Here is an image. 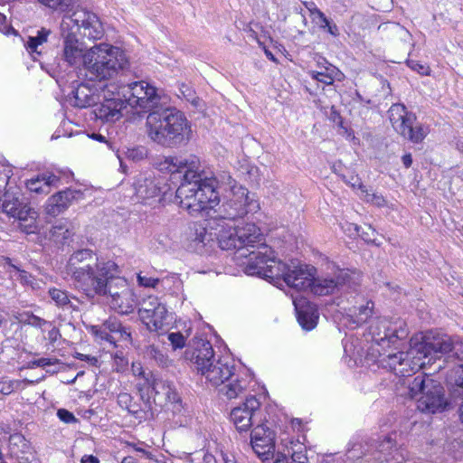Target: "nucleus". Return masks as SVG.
Masks as SVG:
<instances>
[{
	"mask_svg": "<svg viewBox=\"0 0 463 463\" xmlns=\"http://www.w3.org/2000/svg\"><path fill=\"white\" fill-rule=\"evenodd\" d=\"M200 168L196 156L175 157V181L180 183L175 189V203L191 216L206 210L214 212L220 203V190H227V179H223L222 174L218 177L203 176Z\"/></svg>",
	"mask_w": 463,
	"mask_h": 463,
	"instance_id": "1",
	"label": "nucleus"
},
{
	"mask_svg": "<svg viewBox=\"0 0 463 463\" xmlns=\"http://www.w3.org/2000/svg\"><path fill=\"white\" fill-rule=\"evenodd\" d=\"M127 92L121 94L127 106L139 107L149 110L146 125L148 137L156 144L171 147L174 144V108L170 98L158 93V90L145 80L134 81L127 86Z\"/></svg>",
	"mask_w": 463,
	"mask_h": 463,
	"instance_id": "2",
	"label": "nucleus"
},
{
	"mask_svg": "<svg viewBox=\"0 0 463 463\" xmlns=\"http://www.w3.org/2000/svg\"><path fill=\"white\" fill-rule=\"evenodd\" d=\"M75 288L86 297L105 290V281L118 272V264L111 260H105L90 249L74 251L67 264Z\"/></svg>",
	"mask_w": 463,
	"mask_h": 463,
	"instance_id": "3",
	"label": "nucleus"
},
{
	"mask_svg": "<svg viewBox=\"0 0 463 463\" xmlns=\"http://www.w3.org/2000/svg\"><path fill=\"white\" fill-rule=\"evenodd\" d=\"M63 37V60L70 65H77L82 61L86 46L77 34L89 40H99L104 34V30L99 17L85 9H77L71 14L64 15L61 24Z\"/></svg>",
	"mask_w": 463,
	"mask_h": 463,
	"instance_id": "4",
	"label": "nucleus"
},
{
	"mask_svg": "<svg viewBox=\"0 0 463 463\" xmlns=\"http://www.w3.org/2000/svg\"><path fill=\"white\" fill-rule=\"evenodd\" d=\"M183 358L213 385L222 384L234 374L233 362L216 359L213 345L206 339L194 336L190 340Z\"/></svg>",
	"mask_w": 463,
	"mask_h": 463,
	"instance_id": "5",
	"label": "nucleus"
},
{
	"mask_svg": "<svg viewBox=\"0 0 463 463\" xmlns=\"http://www.w3.org/2000/svg\"><path fill=\"white\" fill-rule=\"evenodd\" d=\"M209 228L213 231L219 247L223 250H235L237 259L249 260V253L256 250L263 241L262 234L254 223L244 226H231L227 222L209 221Z\"/></svg>",
	"mask_w": 463,
	"mask_h": 463,
	"instance_id": "6",
	"label": "nucleus"
},
{
	"mask_svg": "<svg viewBox=\"0 0 463 463\" xmlns=\"http://www.w3.org/2000/svg\"><path fill=\"white\" fill-rule=\"evenodd\" d=\"M128 64L123 50L109 43L96 44L84 55V75L89 80H104L123 71Z\"/></svg>",
	"mask_w": 463,
	"mask_h": 463,
	"instance_id": "7",
	"label": "nucleus"
},
{
	"mask_svg": "<svg viewBox=\"0 0 463 463\" xmlns=\"http://www.w3.org/2000/svg\"><path fill=\"white\" fill-rule=\"evenodd\" d=\"M222 177L227 179V189H230V195L211 215L213 222L216 221L221 222L234 221L259 210L260 204L254 194H250L247 188L238 185L229 174L222 173Z\"/></svg>",
	"mask_w": 463,
	"mask_h": 463,
	"instance_id": "8",
	"label": "nucleus"
},
{
	"mask_svg": "<svg viewBox=\"0 0 463 463\" xmlns=\"http://www.w3.org/2000/svg\"><path fill=\"white\" fill-rule=\"evenodd\" d=\"M244 272L247 275H258L270 279L282 278L285 281L291 265L277 260L273 250L261 241L257 250L249 253V260L243 261Z\"/></svg>",
	"mask_w": 463,
	"mask_h": 463,
	"instance_id": "9",
	"label": "nucleus"
},
{
	"mask_svg": "<svg viewBox=\"0 0 463 463\" xmlns=\"http://www.w3.org/2000/svg\"><path fill=\"white\" fill-rule=\"evenodd\" d=\"M0 210L7 216L19 221L21 232L26 234L38 232V212L30 205L21 192L6 190L0 195Z\"/></svg>",
	"mask_w": 463,
	"mask_h": 463,
	"instance_id": "10",
	"label": "nucleus"
},
{
	"mask_svg": "<svg viewBox=\"0 0 463 463\" xmlns=\"http://www.w3.org/2000/svg\"><path fill=\"white\" fill-rule=\"evenodd\" d=\"M369 334L373 344L367 356H374L375 353H380V350L384 348L393 346L394 349H397L400 343L408 337L409 329L403 320L390 321L383 318L370 326Z\"/></svg>",
	"mask_w": 463,
	"mask_h": 463,
	"instance_id": "11",
	"label": "nucleus"
},
{
	"mask_svg": "<svg viewBox=\"0 0 463 463\" xmlns=\"http://www.w3.org/2000/svg\"><path fill=\"white\" fill-rule=\"evenodd\" d=\"M120 273L121 269L118 265V272L104 282L105 290L87 298L94 299L97 297H109L111 308L118 314L128 315L134 311L137 300L134 291L128 287L127 279L121 277Z\"/></svg>",
	"mask_w": 463,
	"mask_h": 463,
	"instance_id": "12",
	"label": "nucleus"
},
{
	"mask_svg": "<svg viewBox=\"0 0 463 463\" xmlns=\"http://www.w3.org/2000/svg\"><path fill=\"white\" fill-rule=\"evenodd\" d=\"M360 285V273L349 269H338L333 276L313 279L311 292L327 296L338 292L356 291Z\"/></svg>",
	"mask_w": 463,
	"mask_h": 463,
	"instance_id": "13",
	"label": "nucleus"
},
{
	"mask_svg": "<svg viewBox=\"0 0 463 463\" xmlns=\"http://www.w3.org/2000/svg\"><path fill=\"white\" fill-rule=\"evenodd\" d=\"M389 119L397 133L412 143H420L427 136L428 129L416 123V115L408 111L401 103H395L388 110Z\"/></svg>",
	"mask_w": 463,
	"mask_h": 463,
	"instance_id": "14",
	"label": "nucleus"
},
{
	"mask_svg": "<svg viewBox=\"0 0 463 463\" xmlns=\"http://www.w3.org/2000/svg\"><path fill=\"white\" fill-rule=\"evenodd\" d=\"M433 363L444 356V361L463 363V341L448 335H426Z\"/></svg>",
	"mask_w": 463,
	"mask_h": 463,
	"instance_id": "15",
	"label": "nucleus"
},
{
	"mask_svg": "<svg viewBox=\"0 0 463 463\" xmlns=\"http://www.w3.org/2000/svg\"><path fill=\"white\" fill-rule=\"evenodd\" d=\"M404 353L406 358H404L402 362L401 361L399 366L406 370V376H410L411 373L433 364L426 335L422 338L421 342L413 344L411 345L410 349Z\"/></svg>",
	"mask_w": 463,
	"mask_h": 463,
	"instance_id": "16",
	"label": "nucleus"
},
{
	"mask_svg": "<svg viewBox=\"0 0 463 463\" xmlns=\"http://www.w3.org/2000/svg\"><path fill=\"white\" fill-rule=\"evenodd\" d=\"M93 113L102 122H116L123 117L122 110L127 108V101L119 91L104 94L103 100L94 104Z\"/></svg>",
	"mask_w": 463,
	"mask_h": 463,
	"instance_id": "17",
	"label": "nucleus"
},
{
	"mask_svg": "<svg viewBox=\"0 0 463 463\" xmlns=\"http://www.w3.org/2000/svg\"><path fill=\"white\" fill-rule=\"evenodd\" d=\"M213 243V232L201 222L189 225L185 232V247L188 250L203 254Z\"/></svg>",
	"mask_w": 463,
	"mask_h": 463,
	"instance_id": "18",
	"label": "nucleus"
},
{
	"mask_svg": "<svg viewBox=\"0 0 463 463\" xmlns=\"http://www.w3.org/2000/svg\"><path fill=\"white\" fill-rule=\"evenodd\" d=\"M84 198L80 189L66 188L50 196L45 204L47 215L55 217L64 213L72 203Z\"/></svg>",
	"mask_w": 463,
	"mask_h": 463,
	"instance_id": "19",
	"label": "nucleus"
},
{
	"mask_svg": "<svg viewBox=\"0 0 463 463\" xmlns=\"http://www.w3.org/2000/svg\"><path fill=\"white\" fill-rule=\"evenodd\" d=\"M260 402L255 396L247 397L242 405L235 407L230 413L231 420L238 431H246L253 425Z\"/></svg>",
	"mask_w": 463,
	"mask_h": 463,
	"instance_id": "20",
	"label": "nucleus"
},
{
	"mask_svg": "<svg viewBox=\"0 0 463 463\" xmlns=\"http://www.w3.org/2000/svg\"><path fill=\"white\" fill-rule=\"evenodd\" d=\"M313 271H316L314 267L308 268V266L295 265L292 261L289 272L285 279V283L298 291H306L307 289L311 291L314 279Z\"/></svg>",
	"mask_w": 463,
	"mask_h": 463,
	"instance_id": "21",
	"label": "nucleus"
},
{
	"mask_svg": "<svg viewBox=\"0 0 463 463\" xmlns=\"http://www.w3.org/2000/svg\"><path fill=\"white\" fill-rule=\"evenodd\" d=\"M133 187L137 201L143 203H146L149 199L159 196L162 193V188L156 182L154 176L145 173L136 176ZM166 192H163L164 196H166Z\"/></svg>",
	"mask_w": 463,
	"mask_h": 463,
	"instance_id": "22",
	"label": "nucleus"
},
{
	"mask_svg": "<svg viewBox=\"0 0 463 463\" xmlns=\"http://www.w3.org/2000/svg\"><path fill=\"white\" fill-rule=\"evenodd\" d=\"M305 440L306 436H287L282 439V444L286 446L287 452L290 454V457L281 455L274 463H307Z\"/></svg>",
	"mask_w": 463,
	"mask_h": 463,
	"instance_id": "23",
	"label": "nucleus"
},
{
	"mask_svg": "<svg viewBox=\"0 0 463 463\" xmlns=\"http://www.w3.org/2000/svg\"><path fill=\"white\" fill-rule=\"evenodd\" d=\"M297 319L299 326L305 331L314 329L318 322L319 313L316 305L310 303L304 298L293 300Z\"/></svg>",
	"mask_w": 463,
	"mask_h": 463,
	"instance_id": "24",
	"label": "nucleus"
},
{
	"mask_svg": "<svg viewBox=\"0 0 463 463\" xmlns=\"http://www.w3.org/2000/svg\"><path fill=\"white\" fill-rule=\"evenodd\" d=\"M369 360L377 364L379 367L386 369L395 375L400 377H406V370L400 367L401 361L406 358L404 352L392 353L388 352L387 348L380 350V353H375L374 356H367Z\"/></svg>",
	"mask_w": 463,
	"mask_h": 463,
	"instance_id": "25",
	"label": "nucleus"
},
{
	"mask_svg": "<svg viewBox=\"0 0 463 463\" xmlns=\"http://www.w3.org/2000/svg\"><path fill=\"white\" fill-rule=\"evenodd\" d=\"M448 406L445 398L444 388L440 384L436 388V392H429L425 396L417 398V408L419 411L425 413H437L443 411Z\"/></svg>",
	"mask_w": 463,
	"mask_h": 463,
	"instance_id": "26",
	"label": "nucleus"
},
{
	"mask_svg": "<svg viewBox=\"0 0 463 463\" xmlns=\"http://www.w3.org/2000/svg\"><path fill=\"white\" fill-rule=\"evenodd\" d=\"M408 383V395L411 399L416 400L420 396H425L429 392H436V388L441 383L434 380L430 375L426 373H420L412 380H407Z\"/></svg>",
	"mask_w": 463,
	"mask_h": 463,
	"instance_id": "27",
	"label": "nucleus"
},
{
	"mask_svg": "<svg viewBox=\"0 0 463 463\" xmlns=\"http://www.w3.org/2000/svg\"><path fill=\"white\" fill-rule=\"evenodd\" d=\"M168 312L165 308V305H161L157 307V310L154 314L153 320H151L150 327L148 328L150 331H156L158 333V336L160 341L165 344V337L170 342V345L174 348V332H170L169 330L172 328L170 324L167 322Z\"/></svg>",
	"mask_w": 463,
	"mask_h": 463,
	"instance_id": "28",
	"label": "nucleus"
},
{
	"mask_svg": "<svg viewBox=\"0 0 463 463\" xmlns=\"http://www.w3.org/2000/svg\"><path fill=\"white\" fill-rule=\"evenodd\" d=\"M61 183V178L51 173L40 174L26 181V188L37 194H47L51 192V187H57Z\"/></svg>",
	"mask_w": 463,
	"mask_h": 463,
	"instance_id": "29",
	"label": "nucleus"
},
{
	"mask_svg": "<svg viewBox=\"0 0 463 463\" xmlns=\"http://www.w3.org/2000/svg\"><path fill=\"white\" fill-rule=\"evenodd\" d=\"M71 104L77 108H87L94 106L99 97L87 83H80L71 90Z\"/></svg>",
	"mask_w": 463,
	"mask_h": 463,
	"instance_id": "30",
	"label": "nucleus"
},
{
	"mask_svg": "<svg viewBox=\"0 0 463 463\" xmlns=\"http://www.w3.org/2000/svg\"><path fill=\"white\" fill-rule=\"evenodd\" d=\"M377 31L382 35V37L387 39H399L403 43H408L410 50H411L413 47V44L411 43V35L410 32L398 23H383L378 26Z\"/></svg>",
	"mask_w": 463,
	"mask_h": 463,
	"instance_id": "31",
	"label": "nucleus"
},
{
	"mask_svg": "<svg viewBox=\"0 0 463 463\" xmlns=\"http://www.w3.org/2000/svg\"><path fill=\"white\" fill-rule=\"evenodd\" d=\"M250 446L261 460L273 458L276 442L271 436H250Z\"/></svg>",
	"mask_w": 463,
	"mask_h": 463,
	"instance_id": "32",
	"label": "nucleus"
},
{
	"mask_svg": "<svg viewBox=\"0 0 463 463\" xmlns=\"http://www.w3.org/2000/svg\"><path fill=\"white\" fill-rule=\"evenodd\" d=\"M102 324L105 326L104 329H108V332L112 335V337H115V343L119 341L131 343L130 327L124 326L117 317H110Z\"/></svg>",
	"mask_w": 463,
	"mask_h": 463,
	"instance_id": "33",
	"label": "nucleus"
},
{
	"mask_svg": "<svg viewBox=\"0 0 463 463\" xmlns=\"http://www.w3.org/2000/svg\"><path fill=\"white\" fill-rule=\"evenodd\" d=\"M192 137L191 123L184 112L175 109V146L186 145Z\"/></svg>",
	"mask_w": 463,
	"mask_h": 463,
	"instance_id": "34",
	"label": "nucleus"
},
{
	"mask_svg": "<svg viewBox=\"0 0 463 463\" xmlns=\"http://www.w3.org/2000/svg\"><path fill=\"white\" fill-rule=\"evenodd\" d=\"M373 303L367 301L365 304H361L359 306L354 305L345 308V310L347 311V316L350 317V322L356 326H360L371 317L373 314Z\"/></svg>",
	"mask_w": 463,
	"mask_h": 463,
	"instance_id": "35",
	"label": "nucleus"
},
{
	"mask_svg": "<svg viewBox=\"0 0 463 463\" xmlns=\"http://www.w3.org/2000/svg\"><path fill=\"white\" fill-rule=\"evenodd\" d=\"M118 404L139 420L146 418V411L137 402H134L133 396L128 392H120L118 395Z\"/></svg>",
	"mask_w": 463,
	"mask_h": 463,
	"instance_id": "36",
	"label": "nucleus"
},
{
	"mask_svg": "<svg viewBox=\"0 0 463 463\" xmlns=\"http://www.w3.org/2000/svg\"><path fill=\"white\" fill-rule=\"evenodd\" d=\"M50 298L55 302V305L58 307L61 308H71L72 310L78 311V307L75 306L71 301V298L77 299L74 296L69 295V293L66 290L57 288H52L48 291Z\"/></svg>",
	"mask_w": 463,
	"mask_h": 463,
	"instance_id": "37",
	"label": "nucleus"
},
{
	"mask_svg": "<svg viewBox=\"0 0 463 463\" xmlns=\"http://www.w3.org/2000/svg\"><path fill=\"white\" fill-rule=\"evenodd\" d=\"M52 32L50 29L43 27L40 30H37L36 35L28 36L27 41L24 43L27 51L32 54L36 53L40 55L42 53V50H39V47L47 42L48 36Z\"/></svg>",
	"mask_w": 463,
	"mask_h": 463,
	"instance_id": "38",
	"label": "nucleus"
},
{
	"mask_svg": "<svg viewBox=\"0 0 463 463\" xmlns=\"http://www.w3.org/2000/svg\"><path fill=\"white\" fill-rule=\"evenodd\" d=\"M175 349L183 348L186 345L185 340L191 335L192 332V322L191 320L178 321L175 319Z\"/></svg>",
	"mask_w": 463,
	"mask_h": 463,
	"instance_id": "39",
	"label": "nucleus"
},
{
	"mask_svg": "<svg viewBox=\"0 0 463 463\" xmlns=\"http://www.w3.org/2000/svg\"><path fill=\"white\" fill-rule=\"evenodd\" d=\"M448 385L463 388V364H455L446 376Z\"/></svg>",
	"mask_w": 463,
	"mask_h": 463,
	"instance_id": "40",
	"label": "nucleus"
},
{
	"mask_svg": "<svg viewBox=\"0 0 463 463\" xmlns=\"http://www.w3.org/2000/svg\"><path fill=\"white\" fill-rule=\"evenodd\" d=\"M19 323L30 325L34 327H43L45 325L52 326V323L33 314L32 312H24L14 316Z\"/></svg>",
	"mask_w": 463,
	"mask_h": 463,
	"instance_id": "41",
	"label": "nucleus"
},
{
	"mask_svg": "<svg viewBox=\"0 0 463 463\" xmlns=\"http://www.w3.org/2000/svg\"><path fill=\"white\" fill-rule=\"evenodd\" d=\"M315 12H317V17L321 22L320 29L327 32L333 37H338L340 35L338 26L331 19L327 18L320 9H316Z\"/></svg>",
	"mask_w": 463,
	"mask_h": 463,
	"instance_id": "42",
	"label": "nucleus"
},
{
	"mask_svg": "<svg viewBox=\"0 0 463 463\" xmlns=\"http://www.w3.org/2000/svg\"><path fill=\"white\" fill-rule=\"evenodd\" d=\"M146 354L153 358L157 363V364L163 368L168 367L172 364V361L168 358V356L154 345L147 347Z\"/></svg>",
	"mask_w": 463,
	"mask_h": 463,
	"instance_id": "43",
	"label": "nucleus"
},
{
	"mask_svg": "<svg viewBox=\"0 0 463 463\" xmlns=\"http://www.w3.org/2000/svg\"><path fill=\"white\" fill-rule=\"evenodd\" d=\"M160 387L165 390V385L162 383H156L153 384L151 392L155 393L154 402L164 407L170 401L171 389L167 387L165 392L161 393L158 390Z\"/></svg>",
	"mask_w": 463,
	"mask_h": 463,
	"instance_id": "44",
	"label": "nucleus"
},
{
	"mask_svg": "<svg viewBox=\"0 0 463 463\" xmlns=\"http://www.w3.org/2000/svg\"><path fill=\"white\" fill-rule=\"evenodd\" d=\"M246 389V383H242L239 379L231 382L227 385L223 386L222 392L227 396L228 399L236 398L239 393L242 392Z\"/></svg>",
	"mask_w": 463,
	"mask_h": 463,
	"instance_id": "45",
	"label": "nucleus"
},
{
	"mask_svg": "<svg viewBox=\"0 0 463 463\" xmlns=\"http://www.w3.org/2000/svg\"><path fill=\"white\" fill-rule=\"evenodd\" d=\"M105 326L103 324L95 325L90 327V332L95 336L96 340L106 341L116 346V343L114 341L115 337H112V335L108 332V329H104Z\"/></svg>",
	"mask_w": 463,
	"mask_h": 463,
	"instance_id": "46",
	"label": "nucleus"
},
{
	"mask_svg": "<svg viewBox=\"0 0 463 463\" xmlns=\"http://www.w3.org/2000/svg\"><path fill=\"white\" fill-rule=\"evenodd\" d=\"M356 183H358V187L359 189L365 194V198L367 200V202H371L373 203V204L377 205L378 207H383L385 205L386 203V201L385 199L383 198V195L381 194H374V193H370L366 187L359 181V179L356 177L355 178V183H353L352 185L353 186H355L356 185Z\"/></svg>",
	"mask_w": 463,
	"mask_h": 463,
	"instance_id": "47",
	"label": "nucleus"
},
{
	"mask_svg": "<svg viewBox=\"0 0 463 463\" xmlns=\"http://www.w3.org/2000/svg\"><path fill=\"white\" fill-rule=\"evenodd\" d=\"M179 91L181 93V95L179 96L180 98L190 102L194 108L199 107L200 99L196 95L195 90L191 86L185 83H182L179 86Z\"/></svg>",
	"mask_w": 463,
	"mask_h": 463,
	"instance_id": "48",
	"label": "nucleus"
},
{
	"mask_svg": "<svg viewBox=\"0 0 463 463\" xmlns=\"http://www.w3.org/2000/svg\"><path fill=\"white\" fill-rule=\"evenodd\" d=\"M154 166L163 174H170V177L173 175L172 168L174 167V157L169 156H158L154 161Z\"/></svg>",
	"mask_w": 463,
	"mask_h": 463,
	"instance_id": "49",
	"label": "nucleus"
},
{
	"mask_svg": "<svg viewBox=\"0 0 463 463\" xmlns=\"http://www.w3.org/2000/svg\"><path fill=\"white\" fill-rule=\"evenodd\" d=\"M41 4L48 6L51 9L66 12L72 5L74 0H38Z\"/></svg>",
	"mask_w": 463,
	"mask_h": 463,
	"instance_id": "50",
	"label": "nucleus"
},
{
	"mask_svg": "<svg viewBox=\"0 0 463 463\" xmlns=\"http://www.w3.org/2000/svg\"><path fill=\"white\" fill-rule=\"evenodd\" d=\"M405 63L411 70L422 76H428L430 74L431 70L426 63H420V61L411 59H406Z\"/></svg>",
	"mask_w": 463,
	"mask_h": 463,
	"instance_id": "51",
	"label": "nucleus"
},
{
	"mask_svg": "<svg viewBox=\"0 0 463 463\" xmlns=\"http://www.w3.org/2000/svg\"><path fill=\"white\" fill-rule=\"evenodd\" d=\"M162 304L158 301V298L154 296H149L146 298L142 299V301L138 302V312H146L147 310H152V308H156L160 307Z\"/></svg>",
	"mask_w": 463,
	"mask_h": 463,
	"instance_id": "52",
	"label": "nucleus"
},
{
	"mask_svg": "<svg viewBox=\"0 0 463 463\" xmlns=\"http://www.w3.org/2000/svg\"><path fill=\"white\" fill-rule=\"evenodd\" d=\"M147 150L144 146L134 147L128 149L127 152L128 158L133 161H140L146 157Z\"/></svg>",
	"mask_w": 463,
	"mask_h": 463,
	"instance_id": "53",
	"label": "nucleus"
},
{
	"mask_svg": "<svg viewBox=\"0 0 463 463\" xmlns=\"http://www.w3.org/2000/svg\"><path fill=\"white\" fill-rule=\"evenodd\" d=\"M137 279L139 286L146 288H155L159 282L158 279L147 277L146 275H143L142 272H139L137 274Z\"/></svg>",
	"mask_w": 463,
	"mask_h": 463,
	"instance_id": "54",
	"label": "nucleus"
},
{
	"mask_svg": "<svg viewBox=\"0 0 463 463\" xmlns=\"http://www.w3.org/2000/svg\"><path fill=\"white\" fill-rule=\"evenodd\" d=\"M58 362H59L58 359L40 358V359H36V360L29 362L27 367L30 369H33L35 367H45V366L55 364Z\"/></svg>",
	"mask_w": 463,
	"mask_h": 463,
	"instance_id": "55",
	"label": "nucleus"
},
{
	"mask_svg": "<svg viewBox=\"0 0 463 463\" xmlns=\"http://www.w3.org/2000/svg\"><path fill=\"white\" fill-rule=\"evenodd\" d=\"M309 73H310L312 79L318 82H321L325 85H332L333 84L332 77L328 76V74H326L324 71H312Z\"/></svg>",
	"mask_w": 463,
	"mask_h": 463,
	"instance_id": "56",
	"label": "nucleus"
},
{
	"mask_svg": "<svg viewBox=\"0 0 463 463\" xmlns=\"http://www.w3.org/2000/svg\"><path fill=\"white\" fill-rule=\"evenodd\" d=\"M57 416L60 419V420H61L64 423H72L78 421L73 413L66 409H59L57 411Z\"/></svg>",
	"mask_w": 463,
	"mask_h": 463,
	"instance_id": "57",
	"label": "nucleus"
},
{
	"mask_svg": "<svg viewBox=\"0 0 463 463\" xmlns=\"http://www.w3.org/2000/svg\"><path fill=\"white\" fill-rule=\"evenodd\" d=\"M20 384V381H9L8 383H2L0 392L2 394L8 395L12 393L15 389H17Z\"/></svg>",
	"mask_w": 463,
	"mask_h": 463,
	"instance_id": "58",
	"label": "nucleus"
},
{
	"mask_svg": "<svg viewBox=\"0 0 463 463\" xmlns=\"http://www.w3.org/2000/svg\"><path fill=\"white\" fill-rule=\"evenodd\" d=\"M354 230L356 232V233L366 242H372L373 241V239L372 238V235L374 234L375 231L371 227L369 226L368 227V231L367 232H364L363 231L361 233H360V230H361V227L355 225L354 227Z\"/></svg>",
	"mask_w": 463,
	"mask_h": 463,
	"instance_id": "59",
	"label": "nucleus"
},
{
	"mask_svg": "<svg viewBox=\"0 0 463 463\" xmlns=\"http://www.w3.org/2000/svg\"><path fill=\"white\" fill-rule=\"evenodd\" d=\"M157 310V307L152 308V310H147L146 312H138L139 317L141 321L146 325L147 328H151V320H153L154 314Z\"/></svg>",
	"mask_w": 463,
	"mask_h": 463,
	"instance_id": "60",
	"label": "nucleus"
},
{
	"mask_svg": "<svg viewBox=\"0 0 463 463\" xmlns=\"http://www.w3.org/2000/svg\"><path fill=\"white\" fill-rule=\"evenodd\" d=\"M324 62L326 64V66H325L324 71L326 74H328V76L332 77L333 82L335 79L340 80L337 78V76L341 74L340 71L335 66L328 63L326 60H324Z\"/></svg>",
	"mask_w": 463,
	"mask_h": 463,
	"instance_id": "61",
	"label": "nucleus"
},
{
	"mask_svg": "<svg viewBox=\"0 0 463 463\" xmlns=\"http://www.w3.org/2000/svg\"><path fill=\"white\" fill-rule=\"evenodd\" d=\"M291 426L293 431L297 432H307L309 429L306 427V424L302 421L301 419L295 418L291 420Z\"/></svg>",
	"mask_w": 463,
	"mask_h": 463,
	"instance_id": "62",
	"label": "nucleus"
},
{
	"mask_svg": "<svg viewBox=\"0 0 463 463\" xmlns=\"http://www.w3.org/2000/svg\"><path fill=\"white\" fill-rule=\"evenodd\" d=\"M52 235H62V239L66 240L71 236V232L68 228H64L61 225H55L52 227Z\"/></svg>",
	"mask_w": 463,
	"mask_h": 463,
	"instance_id": "63",
	"label": "nucleus"
},
{
	"mask_svg": "<svg viewBox=\"0 0 463 463\" xmlns=\"http://www.w3.org/2000/svg\"><path fill=\"white\" fill-rule=\"evenodd\" d=\"M23 455L20 456L18 451L14 450V448H12V454L16 457L18 463H32V459L33 458V455L30 453V455H26L27 453L23 451Z\"/></svg>",
	"mask_w": 463,
	"mask_h": 463,
	"instance_id": "64",
	"label": "nucleus"
}]
</instances>
